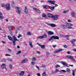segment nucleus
Instances as JSON below:
<instances>
[{"instance_id": "13", "label": "nucleus", "mask_w": 76, "mask_h": 76, "mask_svg": "<svg viewBox=\"0 0 76 76\" xmlns=\"http://www.w3.org/2000/svg\"><path fill=\"white\" fill-rule=\"evenodd\" d=\"M61 51H63V49H60L59 50H57L56 51H55L54 53H58L60 52Z\"/></svg>"}, {"instance_id": "7", "label": "nucleus", "mask_w": 76, "mask_h": 76, "mask_svg": "<svg viewBox=\"0 0 76 76\" xmlns=\"http://www.w3.org/2000/svg\"><path fill=\"white\" fill-rule=\"evenodd\" d=\"M71 16L73 18H76V13L74 12H72Z\"/></svg>"}, {"instance_id": "37", "label": "nucleus", "mask_w": 76, "mask_h": 76, "mask_svg": "<svg viewBox=\"0 0 76 76\" xmlns=\"http://www.w3.org/2000/svg\"><path fill=\"white\" fill-rule=\"evenodd\" d=\"M22 37V35L19 34L17 37L18 38H20V37Z\"/></svg>"}, {"instance_id": "12", "label": "nucleus", "mask_w": 76, "mask_h": 76, "mask_svg": "<svg viewBox=\"0 0 76 76\" xmlns=\"http://www.w3.org/2000/svg\"><path fill=\"white\" fill-rule=\"evenodd\" d=\"M33 9L34 10H35L36 12L37 13H41V11L35 8H33Z\"/></svg>"}, {"instance_id": "52", "label": "nucleus", "mask_w": 76, "mask_h": 76, "mask_svg": "<svg viewBox=\"0 0 76 76\" xmlns=\"http://www.w3.org/2000/svg\"><path fill=\"white\" fill-rule=\"evenodd\" d=\"M5 56H10V55L9 54H5Z\"/></svg>"}, {"instance_id": "18", "label": "nucleus", "mask_w": 76, "mask_h": 76, "mask_svg": "<svg viewBox=\"0 0 76 76\" xmlns=\"http://www.w3.org/2000/svg\"><path fill=\"white\" fill-rule=\"evenodd\" d=\"M37 45H39V46H40V47H41L42 48H44L45 47V45H40L38 43L37 44Z\"/></svg>"}, {"instance_id": "61", "label": "nucleus", "mask_w": 76, "mask_h": 76, "mask_svg": "<svg viewBox=\"0 0 76 76\" xmlns=\"http://www.w3.org/2000/svg\"><path fill=\"white\" fill-rule=\"evenodd\" d=\"M73 51H74L76 52V49H73Z\"/></svg>"}, {"instance_id": "31", "label": "nucleus", "mask_w": 76, "mask_h": 76, "mask_svg": "<svg viewBox=\"0 0 76 76\" xmlns=\"http://www.w3.org/2000/svg\"><path fill=\"white\" fill-rule=\"evenodd\" d=\"M7 60L9 61V62L12 61V58H8L7 59Z\"/></svg>"}, {"instance_id": "43", "label": "nucleus", "mask_w": 76, "mask_h": 76, "mask_svg": "<svg viewBox=\"0 0 76 76\" xmlns=\"http://www.w3.org/2000/svg\"><path fill=\"white\" fill-rule=\"evenodd\" d=\"M26 35H31V34L30 32H28L26 34Z\"/></svg>"}, {"instance_id": "19", "label": "nucleus", "mask_w": 76, "mask_h": 76, "mask_svg": "<svg viewBox=\"0 0 76 76\" xmlns=\"http://www.w3.org/2000/svg\"><path fill=\"white\" fill-rule=\"evenodd\" d=\"M61 63L62 64H63V65H64V66H67V63H66V62L64 61H62L61 62Z\"/></svg>"}, {"instance_id": "16", "label": "nucleus", "mask_w": 76, "mask_h": 76, "mask_svg": "<svg viewBox=\"0 0 76 76\" xmlns=\"http://www.w3.org/2000/svg\"><path fill=\"white\" fill-rule=\"evenodd\" d=\"M24 74H25V72H24V71H21V73H19V75L20 76H21L23 75Z\"/></svg>"}, {"instance_id": "3", "label": "nucleus", "mask_w": 76, "mask_h": 76, "mask_svg": "<svg viewBox=\"0 0 76 76\" xmlns=\"http://www.w3.org/2000/svg\"><path fill=\"white\" fill-rule=\"evenodd\" d=\"M56 1H51V0H48L47 1V3H49L53 5L55 4V3Z\"/></svg>"}, {"instance_id": "41", "label": "nucleus", "mask_w": 76, "mask_h": 76, "mask_svg": "<svg viewBox=\"0 0 76 76\" xmlns=\"http://www.w3.org/2000/svg\"><path fill=\"white\" fill-rule=\"evenodd\" d=\"M61 72H63L64 73H66V71L64 70H61Z\"/></svg>"}, {"instance_id": "5", "label": "nucleus", "mask_w": 76, "mask_h": 76, "mask_svg": "<svg viewBox=\"0 0 76 76\" xmlns=\"http://www.w3.org/2000/svg\"><path fill=\"white\" fill-rule=\"evenodd\" d=\"M52 18H53L54 20H57L58 19V15H53L52 17Z\"/></svg>"}, {"instance_id": "40", "label": "nucleus", "mask_w": 76, "mask_h": 76, "mask_svg": "<svg viewBox=\"0 0 76 76\" xmlns=\"http://www.w3.org/2000/svg\"><path fill=\"white\" fill-rule=\"evenodd\" d=\"M8 28L9 30H10V31H12V27H8Z\"/></svg>"}, {"instance_id": "49", "label": "nucleus", "mask_w": 76, "mask_h": 76, "mask_svg": "<svg viewBox=\"0 0 76 76\" xmlns=\"http://www.w3.org/2000/svg\"><path fill=\"white\" fill-rule=\"evenodd\" d=\"M36 67L37 69L38 70H39V68L38 67V66H36Z\"/></svg>"}, {"instance_id": "36", "label": "nucleus", "mask_w": 76, "mask_h": 76, "mask_svg": "<svg viewBox=\"0 0 76 76\" xmlns=\"http://www.w3.org/2000/svg\"><path fill=\"white\" fill-rule=\"evenodd\" d=\"M20 53H21V51H18L17 52L16 54L18 55V54H20Z\"/></svg>"}, {"instance_id": "35", "label": "nucleus", "mask_w": 76, "mask_h": 76, "mask_svg": "<svg viewBox=\"0 0 76 76\" xmlns=\"http://www.w3.org/2000/svg\"><path fill=\"white\" fill-rule=\"evenodd\" d=\"M70 36L69 35H61V37H69Z\"/></svg>"}, {"instance_id": "56", "label": "nucleus", "mask_w": 76, "mask_h": 76, "mask_svg": "<svg viewBox=\"0 0 76 76\" xmlns=\"http://www.w3.org/2000/svg\"><path fill=\"white\" fill-rule=\"evenodd\" d=\"M1 42L3 44H6V42L4 41H2Z\"/></svg>"}, {"instance_id": "39", "label": "nucleus", "mask_w": 76, "mask_h": 76, "mask_svg": "<svg viewBox=\"0 0 76 76\" xmlns=\"http://www.w3.org/2000/svg\"><path fill=\"white\" fill-rule=\"evenodd\" d=\"M43 7H44L45 9H47V6L46 5H44L43 6Z\"/></svg>"}, {"instance_id": "8", "label": "nucleus", "mask_w": 76, "mask_h": 76, "mask_svg": "<svg viewBox=\"0 0 76 76\" xmlns=\"http://www.w3.org/2000/svg\"><path fill=\"white\" fill-rule=\"evenodd\" d=\"M6 8L7 10H10V6L9 4H7Z\"/></svg>"}, {"instance_id": "25", "label": "nucleus", "mask_w": 76, "mask_h": 76, "mask_svg": "<svg viewBox=\"0 0 76 76\" xmlns=\"http://www.w3.org/2000/svg\"><path fill=\"white\" fill-rule=\"evenodd\" d=\"M49 7L51 10H54V9H55V7H51L49 6Z\"/></svg>"}, {"instance_id": "24", "label": "nucleus", "mask_w": 76, "mask_h": 76, "mask_svg": "<svg viewBox=\"0 0 76 76\" xmlns=\"http://www.w3.org/2000/svg\"><path fill=\"white\" fill-rule=\"evenodd\" d=\"M61 28H63V29H65L66 28V26L65 25H62L61 26Z\"/></svg>"}, {"instance_id": "32", "label": "nucleus", "mask_w": 76, "mask_h": 76, "mask_svg": "<svg viewBox=\"0 0 76 76\" xmlns=\"http://www.w3.org/2000/svg\"><path fill=\"white\" fill-rule=\"evenodd\" d=\"M69 10H66V11H64L63 12V13H67V12H69Z\"/></svg>"}, {"instance_id": "62", "label": "nucleus", "mask_w": 76, "mask_h": 76, "mask_svg": "<svg viewBox=\"0 0 76 76\" xmlns=\"http://www.w3.org/2000/svg\"><path fill=\"white\" fill-rule=\"evenodd\" d=\"M8 50L9 51H10V52L12 51V50H11V49H8Z\"/></svg>"}, {"instance_id": "53", "label": "nucleus", "mask_w": 76, "mask_h": 76, "mask_svg": "<svg viewBox=\"0 0 76 76\" xmlns=\"http://www.w3.org/2000/svg\"><path fill=\"white\" fill-rule=\"evenodd\" d=\"M37 75L38 76H41V75L40 74V73H39L37 74Z\"/></svg>"}, {"instance_id": "17", "label": "nucleus", "mask_w": 76, "mask_h": 76, "mask_svg": "<svg viewBox=\"0 0 76 76\" xmlns=\"http://www.w3.org/2000/svg\"><path fill=\"white\" fill-rule=\"evenodd\" d=\"M6 67V65L5 64H3L1 67V68L2 69H4Z\"/></svg>"}, {"instance_id": "50", "label": "nucleus", "mask_w": 76, "mask_h": 76, "mask_svg": "<svg viewBox=\"0 0 76 76\" xmlns=\"http://www.w3.org/2000/svg\"><path fill=\"white\" fill-rule=\"evenodd\" d=\"M29 45H31L32 44V43L31 42V41H30V42H29Z\"/></svg>"}, {"instance_id": "6", "label": "nucleus", "mask_w": 76, "mask_h": 76, "mask_svg": "<svg viewBox=\"0 0 76 76\" xmlns=\"http://www.w3.org/2000/svg\"><path fill=\"white\" fill-rule=\"evenodd\" d=\"M67 58H68L71 59V60H72V61H74V60H75V59H74V58L72 56H67Z\"/></svg>"}, {"instance_id": "54", "label": "nucleus", "mask_w": 76, "mask_h": 76, "mask_svg": "<svg viewBox=\"0 0 76 76\" xmlns=\"http://www.w3.org/2000/svg\"><path fill=\"white\" fill-rule=\"evenodd\" d=\"M56 46H57V45H52V47H54V48H55V47H56Z\"/></svg>"}, {"instance_id": "34", "label": "nucleus", "mask_w": 76, "mask_h": 76, "mask_svg": "<svg viewBox=\"0 0 76 76\" xmlns=\"http://www.w3.org/2000/svg\"><path fill=\"white\" fill-rule=\"evenodd\" d=\"M42 76H46V72H44L42 74Z\"/></svg>"}, {"instance_id": "45", "label": "nucleus", "mask_w": 76, "mask_h": 76, "mask_svg": "<svg viewBox=\"0 0 76 76\" xmlns=\"http://www.w3.org/2000/svg\"><path fill=\"white\" fill-rule=\"evenodd\" d=\"M55 67H56V68H57V67H60V66L58 65H57L55 66Z\"/></svg>"}, {"instance_id": "33", "label": "nucleus", "mask_w": 76, "mask_h": 76, "mask_svg": "<svg viewBox=\"0 0 76 76\" xmlns=\"http://www.w3.org/2000/svg\"><path fill=\"white\" fill-rule=\"evenodd\" d=\"M42 36H43V38H47V36L46 35V34H44Z\"/></svg>"}, {"instance_id": "46", "label": "nucleus", "mask_w": 76, "mask_h": 76, "mask_svg": "<svg viewBox=\"0 0 76 76\" xmlns=\"http://www.w3.org/2000/svg\"><path fill=\"white\" fill-rule=\"evenodd\" d=\"M35 61H32L31 62V63L32 64V65H34L35 64Z\"/></svg>"}, {"instance_id": "64", "label": "nucleus", "mask_w": 76, "mask_h": 76, "mask_svg": "<svg viewBox=\"0 0 76 76\" xmlns=\"http://www.w3.org/2000/svg\"><path fill=\"white\" fill-rule=\"evenodd\" d=\"M17 48H20V47L19 46H17Z\"/></svg>"}, {"instance_id": "44", "label": "nucleus", "mask_w": 76, "mask_h": 76, "mask_svg": "<svg viewBox=\"0 0 76 76\" xmlns=\"http://www.w3.org/2000/svg\"><path fill=\"white\" fill-rule=\"evenodd\" d=\"M66 70V72H70V69L69 68H67Z\"/></svg>"}, {"instance_id": "23", "label": "nucleus", "mask_w": 76, "mask_h": 76, "mask_svg": "<svg viewBox=\"0 0 76 76\" xmlns=\"http://www.w3.org/2000/svg\"><path fill=\"white\" fill-rule=\"evenodd\" d=\"M3 14H2V13L1 12H0V19H3Z\"/></svg>"}, {"instance_id": "11", "label": "nucleus", "mask_w": 76, "mask_h": 76, "mask_svg": "<svg viewBox=\"0 0 76 76\" xmlns=\"http://www.w3.org/2000/svg\"><path fill=\"white\" fill-rule=\"evenodd\" d=\"M47 33L48 35H54V33L50 31H48Z\"/></svg>"}, {"instance_id": "20", "label": "nucleus", "mask_w": 76, "mask_h": 76, "mask_svg": "<svg viewBox=\"0 0 76 76\" xmlns=\"http://www.w3.org/2000/svg\"><path fill=\"white\" fill-rule=\"evenodd\" d=\"M47 16L48 18H52V17L53 16V15L50 13H49L47 14Z\"/></svg>"}, {"instance_id": "51", "label": "nucleus", "mask_w": 76, "mask_h": 76, "mask_svg": "<svg viewBox=\"0 0 76 76\" xmlns=\"http://www.w3.org/2000/svg\"><path fill=\"white\" fill-rule=\"evenodd\" d=\"M64 47V48H67V45H64L63 46Z\"/></svg>"}, {"instance_id": "30", "label": "nucleus", "mask_w": 76, "mask_h": 76, "mask_svg": "<svg viewBox=\"0 0 76 76\" xmlns=\"http://www.w3.org/2000/svg\"><path fill=\"white\" fill-rule=\"evenodd\" d=\"M42 18H45L46 17V15L45 13H43L42 15Z\"/></svg>"}, {"instance_id": "55", "label": "nucleus", "mask_w": 76, "mask_h": 76, "mask_svg": "<svg viewBox=\"0 0 76 76\" xmlns=\"http://www.w3.org/2000/svg\"><path fill=\"white\" fill-rule=\"evenodd\" d=\"M46 54H47V55H49L50 53H48V52H47Z\"/></svg>"}, {"instance_id": "58", "label": "nucleus", "mask_w": 76, "mask_h": 76, "mask_svg": "<svg viewBox=\"0 0 76 76\" xmlns=\"http://www.w3.org/2000/svg\"><path fill=\"white\" fill-rule=\"evenodd\" d=\"M3 61H4V62H6V59H3Z\"/></svg>"}, {"instance_id": "27", "label": "nucleus", "mask_w": 76, "mask_h": 76, "mask_svg": "<svg viewBox=\"0 0 76 76\" xmlns=\"http://www.w3.org/2000/svg\"><path fill=\"white\" fill-rule=\"evenodd\" d=\"M67 26L70 27V26H73V24L70 23H67Z\"/></svg>"}, {"instance_id": "38", "label": "nucleus", "mask_w": 76, "mask_h": 76, "mask_svg": "<svg viewBox=\"0 0 76 76\" xmlns=\"http://www.w3.org/2000/svg\"><path fill=\"white\" fill-rule=\"evenodd\" d=\"M32 60L33 61H35V60H36V58L35 57H33Z\"/></svg>"}, {"instance_id": "9", "label": "nucleus", "mask_w": 76, "mask_h": 76, "mask_svg": "<svg viewBox=\"0 0 76 76\" xmlns=\"http://www.w3.org/2000/svg\"><path fill=\"white\" fill-rule=\"evenodd\" d=\"M17 12L18 13L19 15L20 14V13H21V12L19 9V7H17Z\"/></svg>"}, {"instance_id": "29", "label": "nucleus", "mask_w": 76, "mask_h": 76, "mask_svg": "<svg viewBox=\"0 0 76 76\" xmlns=\"http://www.w3.org/2000/svg\"><path fill=\"white\" fill-rule=\"evenodd\" d=\"M72 75L73 76H75V70H73L72 71Z\"/></svg>"}, {"instance_id": "22", "label": "nucleus", "mask_w": 76, "mask_h": 76, "mask_svg": "<svg viewBox=\"0 0 76 76\" xmlns=\"http://www.w3.org/2000/svg\"><path fill=\"white\" fill-rule=\"evenodd\" d=\"M58 72H59V70L57 69H56L55 71H53V74H54V73H57Z\"/></svg>"}, {"instance_id": "42", "label": "nucleus", "mask_w": 76, "mask_h": 76, "mask_svg": "<svg viewBox=\"0 0 76 76\" xmlns=\"http://www.w3.org/2000/svg\"><path fill=\"white\" fill-rule=\"evenodd\" d=\"M11 5L12 6H14V5H15V3H14V2H11Z\"/></svg>"}, {"instance_id": "2", "label": "nucleus", "mask_w": 76, "mask_h": 76, "mask_svg": "<svg viewBox=\"0 0 76 76\" xmlns=\"http://www.w3.org/2000/svg\"><path fill=\"white\" fill-rule=\"evenodd\" d=\"M12 38H13V39L12 40V43L13 44V45H15L16 44V41H19V40L17 39V38L15 36H14L12 37Z\"/></svg>"}, {"instance_id": "47", "label": "nucleus", "mask_w": 76, "mask_h": 76, "mask_svg": "<svg viewBox=\"0 0 76 76\" xmlns=\"http://www.w3.org/2000/svg\"><path fill=\"white\" fill-rule=\"evenodd\" d=\"M42 67L44 68V67H46V65H42Z\"/></svg>"}, {"instance_id": "60", "label": "nucleus", "mask_w": 76, "mask_h": 76, "mask_svg": "<svg viewBox=\"0 0 76 76\" xmlns=\"http://www.w3.org/2000/svg\"><path fill=\"white\" fill-rule=\"evenodd\" d=\"M67 54H70V51H68V52H67Z\"/></svg>"}, {"instance_id": "48", "label": "nucleus", "mask_w": 76, "mask_h": 76, "mask_svg": "<svg viewBox=\"0 0 76 76\" xmlns=\"http://www.w3.org/2000/svg\"><path fill=\"white\" fill-rule=\"evenodd\" d=\"M9 67L10 69H12V65H10Z\"/></svg>"}, {"instance_id": "21", "label": "nucleus", "mask_w": 76, "mask_h": 76, "mask_svg": "<svg viewBox=\"0 0 76 76\" xmlns=\"http://www.w3.org/2000/svg\"><path fill=\"white\" fill-rule=\"evenodd\" d=\"M7 38L8 39H9V40H10V41H12V37H11V36H8Z\"/></svg>"}, {"instance_id": "14", "label": "nucleus", "mask_w": 76, "mask_h": 76, "mask_svg": "<svg viewBox=\"0 0 76 76\" xmlns=\"http://www.w3.org/2000/svg\"><path fill=\"white\" fill-rule=\"evenodd\" d=\"M24 12L25 13H26V14H27V13H28V10L27 9V7H25V8L24 10Z\"/></svg>"}, {"instance_id": "1", "label": "nucleus", "mask_w": 76, "mask_h": 76, "mask_svg": "<svg viewBox=\"0 0 76 76\" xmlns=\"http://www.w3.org/2000/svg\"><path fill=\"white\" fill-rule=\"evenodd\" d=\"M53 39H59V37L58 36H52L50 37V39H49V41H50Z\"/></svg>"}, {"instance_id": "10", "label": "nucleus", "mask_w": 76, "mask_h": 76, "mask_svg": "<svg viewBox=\"0 0 76 76\" xmlns=\"http://www.w3.org/2000/svg\"><path fill=\"white\" fill-rule=\"evenodd\" d=\"M48 26H51V27H56V25L53 24H50L48 23Z\"/></svg>"}, {"instance_id": "57", "label": "nucleus", "mask_w": 76, "mask_h": 76, "mask_svg": "<svg viewBox=\"0 0 76 76\" xmlns=\"http://www.w3.org/2000/svg\"><path fill=\"white\" fill-rule=\"evenodd\" d=\"M30 45L31 48H33V46L32 45V44L31 45Z\"/></svg>"}, {"instance_id": "4", "label": "nucleus", "mask_w": 76, "mask_h": 76, "mask_svg": "<svg viewBox=\"0 0 76 76\" xmlns=\"http://www.w3.org/2000/svg\"><path fill=\"white\" fill-rule=\"evenodd\" d=\"M76 41V39H72V40L70 41L72 46H75V41Z\"/></svg>"}, {"instance_id": "59", "label": "nucleus", "mask_w": 76, "mask_h": 76, "mask_svg": "<svg viewBox=\"0 0 76 76\" xmlns=\"http://www.w3.org/2000/svg\"><path fill=\"white\" fill-rule=\"evenodd\" d=\"M68 29H72V27H68Z\"/></svg>"}, {"instance_id": "15", "label": "nucleus", "mask_w": 76, "mask_h": 76, "mask_svg": "<svg viewBox=\"0 0 76 76\" xmlns=\"http://www.w3.org/2000/svg\"><path fill=\"white\" fill-rule=\"evenodd\" d=\"M28 59L26 58H25L23 59V60L22 61V62L23 63H26V61H28Z\"/></svg>"}, {"instance_id": "28", "label": "nucleus", "mask_w": 76, "mask_h": 76, "mask_svg": "<svg viewBox=\"0 0 76 76\" xmlns=\"http://www.w3.org/2000/svg\"><path fill=\"white\" fill-rule=\"evenodd\" d=\"M37 39H43V37L42 36H39V37H37Z\"/></svg>"}, {"instance_id": "26", "label": "nucleus", "mask_w": 76, "mask_h": 76, "mask_svg": "<svg viewBox=\"0 0 76 76\" xmlns=\"http://www.w3.org/2000/svg\"><path fill=\"white\" fill-rule=\"evenodd\" d=\"M7 4H2V7L4 8H6Z\"/></svg>"}, {"instance_id": "63", "label": "nucleus", "mask_w": 76, "mask_h": 76, "mask_svg": "<svg viewBox=\"0 0 76 76\" xmlns=\"http://www.w3.org/2000/svg\"><path fill=\"white\" fill-rule=\"evenodd\" d=\"M18 32V31L17 30H16V31H15L16 34H17Z\"/></svg>"}]
</instances>
